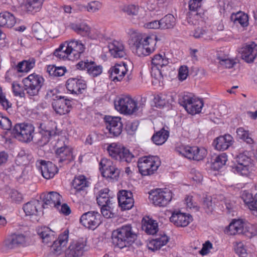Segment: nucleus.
<instances>
[{
	"mask_svg": "<svg viewBox=\"0 0 257 257\" xmlns=\"http://www.w3.org/2000/svg\"><path fill=\"white\" fill-rule=\"evenodd\" d=\"M234 250L240 257H246V250L242 242H235L234 244Z\"/></svg>",
	"mask_w": 257,
	"mask_h": 257,
	"instance_id": "obj_61",
	"label": "nucleus"
},
{
	"mask_svg": "<svg viewBox=\"0 0 257 257\" xmlns=\"http://www.w3.org/2000/svg\"><path fill=\"white\" fill-rule=\"evenodd\" d=\"M89 182L86 177L82 175L75 176L72 182V191L75 195H78L81 191L84 192L89 186Z\"/></svg>",
	"mask_w": 257,
	"mask_h": 257,
	"instance_id": "obj_24",
	"label": "nucleus"
},
{
	"mask_svg": "<svg viewBox=\"0 0 257 257\" xmlns=\"http://www.w3.org/2000/svg\"><path fill=\"white\" fill-rule=\"evenodd\" d=\"M54 99L52 105L56 113L59 115H64L70 111L71 109V101L65 98L64 96H56Z\"/></svg>",
	"mask_w": 257,
	"mask_h": 257,
	"instance_id": "obj_13",
	"label": "nucleus"
},
{
	"mask_svg": "<svg viewBox=\"0 0 257 257\" xmlns=\"http://www.w3.org/2000/svg\"><path fill=\"white\" fill-rule=\"evenodd\" d=\"M102 7V4L98 1H92L89 3L86 7L89 12H95L98 11Z\"/></svg>",
	"mask_w": 257,
	"mask_h": 257,
	"instance_id": "obj_63",
	"label": "nucleus"
},
{
	"mask_svg": "<svg viewBox=\"0 0 257 257\" xmlns=\"http://www.w3.org/2000/svg\"><path fill=\"white\" fill-rule=\"evenodd\" d=\"M217 59L219 60V64L226 68H231L236 63L233 60L229 59L227 56L221 57L218 56Z\"/></svg>",
	"mask_w": 257,
	"mask_h": 257,
	"instance_id": "obj_60",
	"label": "nucleus"
},
{
	"mask_svg": "<svg viewBox=\"0 0 257 257\" xmlns=\"http://www.w3.org/2000/svg\"><path fill=\"white\" fill-rule=\"evenodd\" d=\"M142 228L148 234L154 235L158 230L157 223L151 219H143Z\"/></svg>",
	"mask_w": 257,
	"mask_h": 257,
	"instance_id": "obj_40",
	"label": "nucleus"
},
{
	"mask_svg": "<svg viewBox=\"0 0 257 257\" xmlns=\"http://www.w3.org/2000/svg\"><path fill=\"white\" fill-rule=\"evenodd\" d=\"M241 58L247 63L253 61L257 55V45L253 42L243 46L240 50Z\"/></svg>",
	"mask_w": 257,
	"mask_h": 257,
	"instance_id": "obj_20",
	"label": "nucleus"
},
{
	"mask_svg": "<svg viewBox=\"0 0 257 257\" xmlns=\"http://www.w3.org/2000/svg\"><path fill=\"white\" fill-rule=\"evenodd\" d=\"M88 66L87 72L93 77L97 76L102 73V67L96 65L93 61H90Z\"/></svg>",
	"mask_w": 257,
	"mask_h": 257,
	"instance_id": "obj_58",
	"label": "nucleus"
},
{
	"mask_svg": "<svg viewBox=\"0 0 257 257\" xmlns=\"http://www.w3.org/2000/svg\"><path fill=\"white\" fill-rule=\"evenodd\" d=\"M86 245V241L83 239H80L71 243L66 251V257H80L83 254Z\"/></svg>",
	"mask_w": 257,
	"mask_h": 257,
	"instance_id": "obj_19",
	"label": "nucleus"
},
{
	"mask_svg": "<svg viewBox=\"0 0 257 257\" xmlns=\"http://www.w3.org/2000/svg\"><path fill=\"white\" fill-rule=\"evenodd\" d=\"M100 215L96 211H88L83 214L80 219V222L89 229H94L100 224Z\"/></svg>",
	"mask_w": 257,
	"mask_h": 257,
	"instance_id": "obj_11",
	"label": "nucleus"
},
{
	"mask_svg": "<svg viewBox=\"0 0 257 257\" xmlns=\"http://www.w3.org/2000/svg\"><path fill=\"white\" fill-rule=\"evenodd\" d=\"M179 103L184 107L188 113L192 115L200 112L203 106L202 100L189 95H185L179 98Z\"/></svg>",
	"mask_w": 257,
	"mask_h": 257,
	"instance_id": "obj_6",
	"label": "nucleus"
},
{
	"mask_svg": "<svg viewBox=\"0 0 257 257\" xmlns=\"http://www.w3.org/2000/svg\"><path fill=\"white\" fill-rule=\"evenodd\" d=\"M26 242V236L22 234H12L7 241V245L9 248H14L23 245Z\"/></svg>",
	"mask_w": 257,
	"mask_h": 257,
	"instance_id": "obj_39",
	"label": "nucleus"
},
{
	"mask_svg": "<svg viewBox=\"0 0 257 257\" xmlns=\"http://www.w3.org/2000/svg\"><path fill=\"white\" fill-rule=\"evenodd\" d=\"M39 133L41 135V142L43 145H47L53 136V131L48 128L45 123H38Z\"/></svg>",
	"mask_w": 257,
	"mask_h": 257,
	"instance_id": "obj_32",
	"label": "nucleus"
},
{
	"mask_svg": "<svg viewBox=\"0 0 257 257\" xmlns=\"http://www.w3.org/2000/svg\"><path fill=\"white\" fill-rule=\"evenodd\" d=\"M16 23V18L13 14L7 11L0 13V26L11 28Z\"/></svg>",
	"mask_w": 257,
	"mask_h": 257,
	"instance_id": "obj_31",
	"label": "nucleus"
},
{
	"mask_svg": "<svg viewBox=\"0 0 257 257\" xmlns=\"http://www.w3.org/2000/svg\"><path fill=\"white\" fill-rule=\"evenodd\" d=\"M140 8L138 5L134 4L124 6L122 11L131 18H138Z\"/></svg>",
	"mask_w": 257,
	"mask_h": 257,
	"instance_id": "obj_47",
	"label": "nucleus"
},
{
	"mask_svg": "<svg viewBox=\"0 0 257 257\" xmlns=\"http://www.w3.org/2000/svg\"><path fill=\"white\" fill-rule=\"evenodd\" d=\"M149 200L155 206H166L172 199V193L168 189L152 190L149 193Z\"/></svg>",
	"mask_w": 257,
	"mask_h": 257,
	"instance_id": "obj_7",
	"label": "nucleus"
},
{
	"mask_svg": "<svg viewBox=\"0 0 257 257\" xmlns=\"http://www.w3.org/2000/svg\"><path fill=\"white\" fill-rule=\"evenodd\" d=\"M157 37L156 35L147 36L145 38V42L147 46V52L149 55L153 53L156 49Z\"/></svg>",
	"mask_w": 257,
	"mask_h": 257,
	"instance_id": "obj_52",
	"label": "nucleus"
},
{
	"mask_svg": "<svg viewBox=\"0 0 257 257\" xmlns=\"http://www.w3.org/2000/svg\"><path fill=\"white\" fill-rule=\"evenodd\" d=\"M104 119L106 128L110 135L113 137H117L121 134L122 123L120 117L107 115L104 117Z\"/></svg>",
	"mask_w": 257,
	"mask_h": 257,
	"instance_id": "obj_10",
	"label": "nucleus"
},
{
	"mask_svg": "<svg viewBox=\"0 0 257 257\" xmlns=\"http://www.w3.org/2000/svg\"><path fill=\"white\" fill-rule=\"evenodd\" d=\"M127 71V65L125 63H116L109 70V77L113 81H120Z\"/></svg>",
	"mask_w": 257,
	"mask_h": 257,
	"instance_id": "obj_17",
	"label": "nucleus"
},
{
	"mask_svg": "<svg viewBox=\"0 0 257 257\" xmlns=\"http://www.w3.org/2000/svg\"><path fill=\"white\" fill-rule=\"evenodd\" d=\"M67 47L70 53V60L74 61L80 58L84 52L85 47L80 40L72 39L67 41Z\"/></svg>",
	"mask_w": 257,
	"mask_h": 257,
	"instance_id": "obj_12",
	"label": "nucleus"
},
{
	"mask_svg": "<svg viewBox=\"0 0 257 257\" xmlns=\"http://www.w3.org/2000/svg\"><path fill=\"white\" fill-rule=\"evenodd\" d=\"M154 100L156 106L160 108L163 107L167 104H171L174 101L171 95L165 93H160L156 95Z\"/></svg>",
	"mask_w": 257,
	"mask_h": 257,
	"instance_id": "obj_38",
	"label": "nucleus"
},
{
	"mask_svg": "<svg viewBox=\"0 0 257 257\" xmlns=\"http://www.w3.org/2000/svg\"><path fill=\"white\" fill-rule=\"evenodd\" d=\"M39 235L42 239L43 242L47 244L53 242L55 237L53 231L48 227H43L38 230Z\"/></svg>",
	"mask_w": 257,
	"mask_h": 257,
	"instance_id": "obj_36",
	"label": "nucleus"
},
{
	"mask_svg": "<svg viewBox=\"0 0 257 257\" xmlns=\"http://www.w3.org/2000/svg\"><path fill=\"white\" fill-rule=\"evenodd\" d=\"M62 197L56 192H50L45 195L43 200L44 204L42 206L44 208L55 207L58 208L61 205Z\"/></svg>",
	"mask_w": 257,
	"mask_h": 257,
	"instance_id": "obj_23",
	"label": "nucleus"
},
{
	"mask_svg": "<svg viewBox=\"0 0 257 257\" xmlns=\"http://www.w3.org/2000/svg\"><path fill=\"white\" fill-rule=\"evenodd\" d=\"M108 192L109 190L107 188L102 189L99 191L96 200L99 206H101L113 203V198L110 197Z\"/></svg>",
	"mask_w": 257,
	"mask_h": 257,
	"instance_id": "obj_35",
	"label": "nucleus"
},
{
	"mask_svg": "<svg viewBox=\"0 0 257 257\" xmlns=\"http://www.w3.org/2000/svg\"><path fill=\"white\" fill-rule=\"evenodd\" d=\"M24 90L29 96H34L38 95L40 88L37 87L34 84H31L23 80Z\"/></svg>",
	"mask_w": 257,
	"mask_h": 257,
	"instance_id": "obj_53",
	"label": "nucleus"
},
{
	"mask_svg": "<svg viewBox=\"0 0 257 257\" xmlns=\"http://www.w3.org/2000/svg\"><path fill=\"white\" fill-rule=\"evenodd\" d=\"M53 54L59 59L70 60V53L67 49L66 41L60 44L59 48L54 51Z\"/></svg>",
	"mask_w": 257,
	"mask_h": 257,
	"instance_id": "obj_44",
	"label": "nucleus"
},
{
	"mask_svg": "<svg viewBox=\"0 0 257 257\" xmlns=\"http://www.w3.org/2000/svg\"><path fill=\"white\" fill-rule=\"evenodd\" d=\"M107 151L112 158L121 161L124 160L127 163L131 162L135 156L123 146H108Z\"/></svg>",
	"mask_w": 257,
	"mask_h": 257,
	"instance_id": "obj_8",
	"label": "nucleus"
},
{
	"mask_svg": "<svg viewBox=\"0 0 257 257\" xmlns=\"http://www.w3.org/2000/svg\"><path fill=\"white\" fill-rule=\"evenodd\" d=\"M234 22L235 24H239L242 27H245L248 25V19L247 15L238 13L234 16Z\"/></svg>",
	"mask_w": 257,
	"mask_h": 257,
	"instance_id": "obj_54",
	"label": "nucleus"
},
{
	"mask_svg": "<svg viewBox=\"0 0 257 257\" xmlns=\"http://www.w3.org/2000/svg\"><path fill=\"white\" fill-rule=\"evenodd\" d=\"M69 27L76 34L83 37L89 36L91 33L90 27L83 22L72 23Z\"/></svg>",
	"mask_w": 257,
	"mask_h": 257,
	"instance_id": "obj_28",
	"label": "nucleus"
},
{
	"mask_svg": "<svg viewBox=\"0 0 257 257\" xmlns=\"http://www.w3.org/2000/svg\"><path fill=\"white\" fill-rule=\"evenodd\" d=\"M40 164L42 175L46 179L52 178L58 171L57 166L51 162L42 160Z\"/></svg>",
	"mask_w": 257,
	"mask_h": 257,
	"instance_id": "obj_25",
	"label": "nucleus"
},
{
	"mask_svg": "<svg viewBox=\"0 0 257 257\" xmlns=\"http://www.w3.org/2000/svg\"><path fill=\"white\" fill-rule=\"evenodd\" d=\"M68 92L72 94H82L87 88L86 82L81 79L70 78L66 82Z\"/></svg>",
	"mask_w": 257,
	"mask_h": 257,
	"instance_id": "obj_15",
	"label": "nucleus"
},
{
	"mask_svg": "<svg viewBox=\"0 0 257 257\" xmlns=\"http://www.w3.org/2000/svg\"><path fill=\"white\" fill-rule=\"evenodd\" d=\"M169 63V59L165 53L156 54L152 58V65L157 68L167 66Z\"/></svg>",
	"mask_w": 257,
	"mask_h": 257,
	"instance_id": "obj_41",
	"label": "nucleus"
},
{
	"mask_svg": "<svg viewBox=\"0 0 257 257\" xmlns=\"http://www.w3.org/2000/svg\"><path fill=\"white\" fill-rule=\"evenodd\" d=\"M192 35L196 39L202 38L206 40L212 39V33L206 27H197L192 32Z\"/></svg>",
	"mask_w": 257,
	"mask_h": 257,
	"instance_id": "obj_42",
	"label": "nucleus"
},
{
	"mask_svg": "<svg viewBox=\"0 0 257 257\" xmlns=\"http://www.w3.org/2000/svg\"><path fill=\"white\" fill-rule=\"evenodd\" d=\"M44 0H27L26 7L27 11L32 13L39 12L42 6Z\"/></svg>",
	"mask_w": 257,
	"mask_h": 257,
	"instance_id": "obj_48",
	"label": "nucleus"
},
{
	"mask_svg": "<svg viewBox=\"0 0 257 257\" xmlns=\"http://www.w3.org/2000/svg\"><path fill=\"white\" fill-rule=\"evenodd\" d=\"M170 220L171 222L177 226L185 227L192 221V217L189 214L177 211L172 213Z\"/></svg>",
	"mask_w": 257,
	"mask_h": 257,
	"instance_id": "obj_21",
	"label": "nucleus"
},
{
	"mask_svg": "<svg viewBox=\"0 0 257 257\" xmlns=\"http://www.w3.org/2000/svg\"><path fill=\"white\" fill-rule=\"evenodd\" d=\"M13 92L15 96H24L25 93L22 86L17 82H14L12 84Z\"/></svg>",
	"mask_w": 257,
	"mask_h": 257,
	"instance_id": "obj_64",
	"label": "nucleus"
},
{
	"mask_svg": "<svg viewBox=\"0 0 257 257\" xmlns=\"http://www.w3.org/2000/svg\"><path fill=\"white\" fill-rule=\"evenodd\" d=\"M177 152L189 159L200 161L204 159L207 153V150L202 146H178L176 147Z\"/></svg>",
	"mask_w": 257,
	"mask_h": 257,
	"instance_id": "obj_4",
	"label": "nucleus"
},
{
	"mask_svg": "<svg viewBox=\"0 0 257 257\" xmlns=\"http://www.w3.org/2000/svg\"><path fill=\"white\" fill-rule=\"evenodd\" d=\"M228 231L231 235L236 234L245 233L244 224L240 219L232 221L228 226Z\"/></svg>",
	"mask_w": 257,
	"mask_h": 257,
	"instance_id": "obj_37",
	"label": "nucleus"
},
{
	"mask_svg": "<svg viewBox=\"0 0 257 257\" xmlns=\"http://www.w3.org/2000/svg\"><path fill=\"white\" fill-rule=\"evenodd\" d=\"M100 170H102L103 177L112 180H117L119 175V170L108 160L102 159L99 163Z\"/></svg>",
	"mask_w": 257,
	"mask_h": 257,
	"instance_id": "obj_9",
	"label": "nucleus"
},
{
	"mask_svg": "<svg viewBox=\"0 0 257 257\" xmlns=\"http://www.w3.org/2000/svg\"><path fill=\"white\" fill-rule=\"evenodd\" d=\"M118 205L121 210H129L134 206V201L131 191L122 190L117 195Z\"/></svg>",
	"mask_w": 257,
	"mask_h": 257,
	"instance_id": "obj_18",
	"label": "nucleus"
},
{
	"mask_svg": "<svg viewBox=\"0 0 257 257\" xmlns=\"http://www.w3.org/2000/svg\"><path fill=\"white\" fill-rule=\"evenodd\" d=\"M56 155L59 158V163L64 161H71L74 159L72 150L69 146H63L56 150Z\"/></svg>",
	"mask_w": 257,
	"mask_h": 257,
	"instance_id": "obj_27",
	"label": "nucleus"
},
{
	"mask_svg": "<svg viewBox=\"0 0 257 257\" xmlns=\"http://www.w3.org/2000/svg\"><path fill=\"white\" fill-rule=\"evenodd\" d=\"M161 164L160 158L157 156H144L138 161L139 172L143 176L154 174Z\"/></svg>",
	"mask_w": 257,
	"mask_h": 257,
	"instance_id": "obj_2",
	"label": "nucleus"
},
{
	"mask_svg": "<svg viewBox=\"0 0 257 257\" xmlns=\"http://www.w3.org/2000/svg\"><path fill=\"white\" fill-rule=\"evenodd\" d=\"M236 133L238 137L243 140L246 143L251 145L254 142L252 138L249 137L248 132L244 130L243 127H239L237 129Z\"/></svg>",
	"mask_w": 257,
	"mask_h": 257,
	"instance_id": "obj_55",
	"label": "nucleus"
},
{
	"mask_svg": "<svg viewBox=\"0 0 257 257\" xmlns=\"http://www.w3.org/2000/svg\"><path fill=\"white\" fill-rule=\"evenodd\" d=\"M111 55L115 58H125L127 56L126 49L121 41L113 40L108 45Z\"/></svg>",
	"mask_w": 257,
	"mask_h": 257,
	"instance_id": "obj_22",
	"label": "nucleus"
},
{
	"mask_svg": "<svg viewBox=\"0 0 257 257\" xmlns=\"http://www.w3.org/2000/svg\"><path fill=\"white\" fill-rule=\"evenodd\" d=\"M233 142L232 137L229 134H225L224 136H220L217 137L213 141V145H222L223 144H228L232 145Z\"/></svg>",
	"mask_w": 257,
	"mask_h": 257,
	"instance_id": "obj_56",
	"label": "nucleus"
},
{
	"mask_svg": "<svg viewBox=\"0 0 257 257\" xmlns=\"http://www.w3.org/2000/svg\"><path fill=\"white\" fill-rule=\"evenodd\" d=\"M169 238L166 235H161L151 240L148 244L149 249L153 251L160 249L161 247L166 245Z\"/></svg>",
	"mask_w": 257,
	"mask_h": 257,
	"instance_id": "obj_34",
	"label": "nucleus"
},
{
	"mask_svg": "<svg viewBox=\"0 0 257 257\" xmlns=\"http://www.w3.org/2000/svg\"><path fill=\"white\" fill-rule=\"evenodd\" d=\"M251 159L243 154H239L236 157L237 164L232 167V171L242 175H246L251 165Z\"/></svg>",
	"mask_w": 257,
	"mask_h": 257,
	"instance_id": "obj_14",
	"label": "nucleus"
},
{
	"mask_svg": "<svg viewBox=\"0 0 257 257\" xmlns=\"http://www.w3.org/2000/svg\"><path fill=\"white\" fill-rule=\"evenodd\" d=\"M205 16L204 12L192 11L187 14V22L190 25H197L205 22Z\"/></svg>",
	"mask_w": 257,
	"mask_h": 257,
	"instance_id": "obj_30",
	"label": "nucleus"
},
{
	"mask_svg": "<svg viewBox=\"0 0 257 257\" xmlns=\"http://www.w3.org/2000/svg\"><path fill=\"white\" fill-rule=\"evenodd\" d=\"M69 231L65 230L62 234H60L57 240L53 241L51 249L53 252L57 254L61 252L63 248L66 246L68 239Z\"/></svg>",
	"mask_w": 257,
	"mask_h": 257,
	"instance_id": "obj_26",
	"label": "nucleus"
},
{
	"mask_svg": "<svg viewBox=\"0 0 257 257\" xmlns=\"http://www.w3.org/2000/svg\"><path fill=\"white\" fill-rule=\"evenodd\" d=\"M202 0H190L189 2V12H203L201 9Z\"/></svg>",
	"mask_w": 257,
	"mask_h": 257,
	"instance_id": "obj_62",
	"label": "nucleus"
},
{
	"mask_svg": "<svg viewBox=\"0 0 257 257\" xmlns=\"http://www.w3.org/2000/svg\"><path fill=\"white\" fill-rule=\"evenodd\" d=\"M136 47V53L140 57L148 56V52H147V46L145 42V38L142 39L139 41H136L135 43Z\"/></svg>",
	"mask_w": 257,
	"mask_h": 257,
	"instance_id": "obj_50",
	"label": "nucleus"
},
{
	"mask_svg": "<svg viewBox=\"0 0 257 257\" xmlns=\"http://www.w3.org/2000/svg\"><path fill=\"white\" fill-rule=\"evenodd\" d=\"M114 203L108 205L101 206V212L102 215L106 218H110L113 217Z\"/></svg>",
	"mask_w": 257,
	"mask_h": 257,
	"instance_id": "obj_59",
	"label": "nucleus"
},
{
	"mask_svg": "<svg viewBox=\"0 0 257 257\" xmlns=\"http://www.w3.org/2000/svg\"><path fill=\"white\" fill-rule=\"evenodd\" d=\"M66 71V69L64 67H56L55 65H48L47 67V72L52 76H62Z\"/></svg>",
	"mask_w": 257,
	"mask_h": 257,
	"instance_id": "obj_49",
	"label": "nucleus"
},
{
	"mask_svg": "<svg viewBox=\"0 0 257 257\" xmlns=\"http://www.w3.org/2000/svg\"><path fill=\"white\" fill-rule=\"evenodd\" d=\"M138 230L131 224L123 225L112 233V243L120 248L130 247L137 240Z\"/></svg>",
	"mask_w": 257,
	"mask_h": 257,
	"instance_id": "obj_1",
	"label": "nucleus"
},
{
	"mask_svg": "<svg viewBox=\"0 0 257 257\" xmlns=\"http://www.w3.org/2000/svg\"><path fill=\"white\" fill-rule=\"evenodd\" d=\"M227 156L225 153H221L217 156L212 163L211 168L214 170H219L225 165L227 161Z\"/></svg>",
	"mask_w": 257,
	"mask_h": 257,
	"instance_id": "obj_46",
	"label": "nucleus"
},
{
	"mask_svg": "<svg viewBox=\"0 0 257 257\" xmlns=\"http://www.w3.org/2000/svg\"><path fill=\"white\" fill-rule=\"evenodd\" d=\"M169 135V131L166 130L164 127H163L153 135L151 140L155 145H163L168 140Z\"/></svg>",
	"mask_w": 257,
	"mask_h": 257,
	"instance_id": "obj_33",
	"label": "nucleus"
},
{
	"mask_svg": "<svg viewBox=\"0 0 257 257\" xmlns=\"http://www.w3.org/2000/svg\"><path fill=\"white\" fill-rule=\"evenodd\" d=\"M35 65V59L30 58L19 62L17 65L13 66V68L19 73H27L32 69Z\"/></svg>",
	"mask_w": 257,
	"mask_h": 257,
	"instance_id": "obj_29",
	"label": "nucleus"
},
{
	"mask_svg": "<svg viewBox=\"0 0 257 257\" xmlns=\"http://www.w3.org/2000/svg\"><path fill=\"white\" fill-rule=\"evenodd\" d=\"M161 29H172L176 25V19L172 14H168L160 20Z\"/></svg>",
	"mask_w": 257,
	"mask_h": 257,
	"instance_id": "obj_45",
	"label": "nucleus"
},
{
	"mask_svg": "<svg viewBox=\"0 0 257 257\" xmlns=\"http://www.w3.org/2000/svg\"><path fill=\"white\" fill-rule=\"evenodd\" d=\"M202 206L206 213H209L212 212L214 208V203L211 196H206L203 198Z\"/></svg>",
	"mask_w": 257,
	"mask_h": 257,
	"instance_id": "obj_57",
	"label": "nucleus"
},
{
	"mask_svg": "<svg viewBox=\"0 0 257 257\" xmlns=\"http://www.w3.org/2000/svg\"><path fill=\"white\" fill-rule=\"evenodd\" d=\"M34 127L28 123H17L12 130V134L16 139L23 143H29L32 141Z\"/></svg>",
	"mask_w": 257,
	"mask_h": 257,
	"instance_id": "obj_5",
	"label": "nucleus"
},
{
	"mask_svg": "<svg viewBox=\"0 0 257 257\" xmlns=\"http://www.w3.org/2000/svg\"><path fill=\"white\" fill-rule=\"evenodd\" d=\"M115 108L121 113L133 114L139 111L140 106L129 95H121L114 100Z\"/></svg>",
	"mask_w": 257,
	"mask_h": 257,
	"instance_id": "obj_3",
	"label": "nucleus"
},
{
	"mask_svg": "<svg viewBox=\"0 0 257 257\" xmlns=\"http://www.w3.org/2000/svg\"><path fill=\"white\" fill-rule=\"evenodd\" d=\"M32 32L34 37L38 40H42L46 36V31L39 23L33 25Z\"/></svg>",
	"mask_w": 257,
	"mask_h": 257,
	"instance_id": "obj_51",
	"label": "nucleus"
},
{
	"mask_svg": "<svg viewBox=\"0 0 257 257\" xmlns=\"http://www.w3.org/2000/svg\"><path fill=\"white\" fill-rule=\"evenodd\" d=\"M42 206V204L39 200H33L26 203L23 208L27 216L34 217V221L38 222Z\"/></svg>",
	"mask_w": 257,
	"mask_h": 257,
	"instance_id": "obj_16",
	"label": "nucleus"
},
{
	"mask_svg": "<svg viewBox=\"0 0 257 257\" xmlns=\"http://www.w3.org/2000/svg\"><path fill=\"white\" fill-rule=\"evenodd\" d=\"M23 81H25L31 84L37 86V87L41 88L44 83V78L40 75L33 73L29 75L27 77L24 78Z\"/></svg>",
	"mask_w": 257,
	"mask_h": 257,
	"instance_id": "obj_43",
	"label": "nucleus"
}]
</instances>
